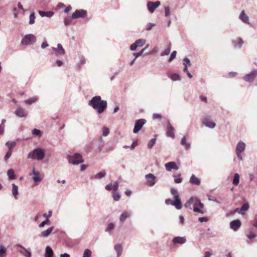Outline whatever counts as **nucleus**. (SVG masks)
I'll return each instance as SVG.
<instances>
[{
	"instance_id": "nucleus-1",
	"label": "nucleus",
	"mask_w": 257,
	"mask_h": 257,
	"mask_svg": "<svg viewBox=\"0 0 257 257\" xmlns=\"http://www.w3.org/2000/svg\"><path fill=\"white\" fill-rule=\"evenodd\" d=\"M88 105L96 110L98 114L103 112L107 108V101L102 100L100 96H95L88 101Z\"/></svg>"
},
{
	"instance_id": "nucleus-2",
	"label": "nucleus",
	"mask_w": 257,
	"mask_h": 257,
	"mask_svg": "<svg viewBox=\"0 0 257 257\" xmlns=\"http://www.w3.org/2000/svg\"><path fill=\"white\" fill-rule=\"evenodd\" d=\"M45 156V151L42 148H37L30 152L28 155V158L41 161Z\"/></svg>"
},
{
	"instance_id": "nucleus-3",
	"label": "nucleus",
	"mask_w": 257,
	"mask_h": 257,
	"mask_svg": "<svg viewBox=\"0 0 257 257\" xmlns=\"http://www.w3.org/2000/svg\"><path fill=\"white\" fill-rule=\"evenodd\" d=\"M104 143V141L101 137L95 139L91 143V147L92 148H97L99 152H102Z\"/></svg>"
},
{
	"instance_id": "nucleus-4",
	"label": "nucleus",
	"mask_w": 257,
	"mask_h": 257,
	"mask_svg": "<svg viewBox=\"0 0 257 257\" xmlns=\"http://www.w3.org/2000/svg\"><path fill=\"white\" fill-rule=\"evenodd\" d=\"M246 147L245 144L242 142L239 141L236 145L235 147V153L237 158L239 161L242 160V157L241 153L244 152Z\"/></svg>"
},
{
	"instance_id": "nucleus-5",
	"label": "nucleus",
	"mask_w": 257,
	"mask_h": 257,
	"mask_svg": "<svg viewBox=\"0 0 257 257\" xmlns=\"http://www.w3.org/2000/svg\"><path fill=\"white\" fill-rule=\"evenodd\" d=\"M68 162L73 165H78L83 162V160L80 154L76 153L72 156H68Z\"/></svg>"
},
{
	"instance_id": "nucleus-6",
	"label": "nucleus",
	"mask_w": 257,
	"mask_h": 257,
	"mask_svg": "<svg viewBox=\"0 0 257 257\" xmlns=\"http://www.w3.org/2000/svg\"><path fill=\"white\" fill-rule=\"evenodd\" d=\"M36 41V37L33 34H28L24 36L21 41L23 45H31Z\"/></svg>"
},
{
	"instance_id": "nucleus-7",
	"label": "nucleus",
	"mask_w": 257,
	"mask_h": 257,
	"mask_svg": "<svg viewBox=\"0 0 257 257\" xmlns=\"http://www.w3.org/2000/svg\"><path fill=\"white\" fill-rule=\"evenodd\" d=\"M257 76V69L252 70L249 73L246 74L243 77V79L247 82L251 83Z\"/></svg>"
},
{
	"instance_id": "nucleus-8",
	"label": "nucleus",
	"mask_w": 257,
	"mask_h": 257,
	"mask_svg": "<svg viewBox=\"0 0 257 257\" xmlns=\"http://www.w3.org/2000/svg\"><path fill=\"white\" fill-rule=\"evenodd\" d=\"M193 205V211L194 212H198L202 214H203L204 213V212L199 208V207L200 208H203L204 207V204L202 202H201L200 200L199 199L197 198H194Z\"/></svg>"
},
{
	"instance_id": "nucleus-9",
	"label": "nucleus",
	"mask_w": 257,
	"mask_h": 257,
	"mask_svg": "<svg viewBox=\"0 0 257 257\" xmlns=\"http://www.w3.org/2000/svg\"><path fill=\"white\" fill-rule=\"evenodd\" d=\"M146 123V120L143 118L136 120L135 123V126L133 130V133L137 134L143 127V125Z\"/></svg>"
},
{
	"instance_id": "nucleus-10",
	"label": "nucleus",
	"mask_w": 257,
	"mask_h": 257,
	"mask_svg": "<svg viewBox=\"0 0 257 257\" xmlns=\"http://www.w3.org/2000/svg\"><path fill=\"white\" fill-rule=\"evenodd\" d=\"M87 12L84 10H77L72 14L71 18L73 19H76L80 18H84Z\"/></svg>"
},
{
	"instance_id": "nucleus-11",
	"label": "nucleus",
	"mask_w": 257,
	"mask_h": 257,
	"mask_svg": "<svg viewBox=\"0 0 257 257\" xmlns=\"http://www.w3.org/2000/svg\"><path fill=\"white\" fill-rule=\"evenodd\" d=\"M202 123L210 128H213L216 126V123L213 122L209 116H205L203 118Z\"/></svg>"
},
{
	"instance_id": "nucleus-12",
	"label": "nucleus",
	"mask_w": 257,
	"mask_h": 257,
	"mask_svg": "<svg viewBox=\"0 0 257 257\" xmlns=\"http://www.w3.org/2000/svg\"><path fill=\"white\" fill-rule=\"evenodd\" d=\"M145 178L147 182V184L150 187H152L155 185L156 182L155 181L156 176L151 173L146 175Z\"/></svg>"
},
{
	"instance_id": "nucleus-13",
	"label": "nucleus",
	"mask_w": 257,
	"mask_h": 257,
	"mask_svg": "<svg viewBox=\"0 0 257 257\" xmlns=\"http://www.w3.org/2000/svg\"><path fill=\"white\" fill-rule=\"evenodd\" d=\"M161 3L159 1H156L155 2H148L147 3V7L149 11L153 13L155 9L157 8L160 5Z\"/></svg>"
},
{
	"instance_id": "nucleus-14",
	"label": "nucleus",
	"mask_w": 257,
	"mask_h": 257,
	"mask_svg": "<svg viewBox=\"0 0 257 257\" xmlns=\"http://www.w3.org/2000/svg\"><path fill=\"white\" fill-rule=\"evenodd\" d=\"M166 135L167 137L172 138H174L175 137L174 128L173 127L169 120L167 121Z\"/></svg>"
},
{
	"instance_id": "nucleus-15",
	"label": "nucleus",
	"mask_w": 257,
	"mask_h": 257,
	"mask_svg": "<svg viewBox=\"0 0 257 257\" xmlns=\"http://www.w3.org/2000/svg\"><path fill=\"white\" fill-rule=\"evenodd\" d=\"M241 221L239 219L233 220L229 223L230 228L235 231L239 229L241 226Z\"/></svg>"
},
{
	"instance_id": "nucleus-16",
	"label": "nucleus",
	"mask_w": 257,
	"mask_h": 257,
	"mask_svg": "<svg viewBox=\"0 0 257 257\" xmlns=\"http://www.w3.org/2000/svg\"><path fill=\"white\" fill-rule=\"evenodd\" d=\"M165 167L168 171H171L172 169L175 170H178L179 169L178 166L174 162H170L165 164Z\"/></svg>"
},
{
	"instance_id": "nucleus-17",
	"label": "nucleus",
	"mask_w": 257,
	"mask_h": 257,
	"mask_svg": "<svg viewBox=\"0 0 257 257\" xmlns=\"http://www.w3.org/2000/svg\"><path fill=\"white\" fill-rule=\"evenodd\" d=\"M186 242V238L185 236L181 237L177 236L174 237L172 240V242L174 244L176 245L177 244H183Z\"/></svg>"
},
{
	"instance_id": "nucleus-18",
	"label": "nucleus",
	"mask_w": 257,
	"mask_h": 257,
	"mask_svg": "<svg viewBox=\"0 0 257 257\" xmlns=\"http://www.w3.org/2000/svg\"><path fill=\"white\" fill-rule=\"evenodd\" d=\"M52 50L56 52L57 56L65 54V50L63 48L62 45L60 44H58L57 45V48L53 47Z\"/></svg>"
},
{
	"instance_id": "nucleus-19",
	"label": "nucleus",
	"mask_w": 257,
	"mask_h": 257,
	"mask_svg": "<svg viewBox=\"0 0 257 257\" xmlns=\"http://www.w3.org/2000/svg\"><path fill=\"white\" fill-rule=\"evenodd\" d=\"M174 201H173V205L177 209H181L182 208V204L181 202V199L179 196L174 197Z\"/></svg>"
},
{
	"instance_id": "nucleus-20",
	"label": "nucleus",
	"mask_w": 257,
	"mask_h": 257,
	"mask_svg": "<svg viewBox=\"0 0 257 257\" xmlns=\"http://www.w3.org/2000/svg\"><path fill=\"white\" fill-rule=\"evenodd\" d=\"M118 183L117 181L114 182L112 184L111 183H109L107 185L105 186V189L107 191H111L114 190L116 191L118 189Z\"/></svg>"
},
{
	"instance_id": "nucleus-21",
	"label": "nucleus",
	"mask_w": 257,
	"mask_h": 257,
	"mask_svg": "<svg viewBox=\"0 0 257 257\" xmlns=\"http://www.w3.org/2000/svg\"><path fill=\"white\" fill-rule=\"evenodd\" d=\"M15 113L17 116L20 117H26L27 115V112L22 107L18 108L15 111Z\"/></svg>"
},
{
	"instance_id": "nucleus-22",
	"label": "nucleus",
	"mask_w": 257,
	"mask_h": 257,
	"mask_svg": "<svg viewBox=\"0 0 257 257\" xmlns=\"http://www.w3.org/2000/svg\"><path fill=\"white\" fill-rule=\"evenodd\" d=\"M239 19L243 23L249 24V18L245 13L244 10L242 11L239 16Z\"/></svg>"
},
{
	"instance_id": "nucleus-23",
	"label": "nucleus",
	"mask_w": 257,
	"mask_h": 257,
	"mask_svg": "<svg viewBox=\"0 0 257 257\" xmlns=\"http://www.w3.org/2000/svg\"><path fill=\"white\" fill-rule=\"evenodd\" d=\"M114 249L116 252V257H119L122 252V246L120 243H117L114 246Z\"/></svg>"
},
{
	"instance_id": "nucleus-24",
	"label": "nucleus",
	"mask_w": 257,
	"mask_h": 257,
	"mask_svg": "<svg viewBox=\"0 0 257 257\" xmlns=\"http://www.w3.org/2000/svg\"><path fill=\"white\" fill-rule=\"evenodd\" d=\"M54 227L51 226L47 229L44 230L41 232L40 236L43 237H47L53 230Z\"/></svg>"
},
{
	"instance_id": "nucleus-25",
	"label": "nucleus",
	"mask_w": 257,
	"mask_h": 257,
	"mask_svg": "<svg viewBox=\"0 0 257 257\" xmlns=\"http://www.w3.org/2000/svg\"><path fill=\"white\" fill-rule=\"evenodd\" d=\"M190 183L193 185H199L200 184V180L197 178L195 175H192L190 179Z\"/></svg>"
},
{
	"instance_id": "nucleus-26",
	"label": "nucleus",
	"mask_w": 257,
	"mask_h": 257,
	"mask_svg": "<svg viewBox=\"0 0 257 257\" xmlns=\"http://www.w3.org/2000/svg\"><path fill=\"white\" fill-rule=\"evenodd\" d=\"M39 14L42 17H46L48 18L52 17L54 14V12L52 11L45 12L42 11H39Z\"/></svg>"
},
{
	"instance_id": "nucleus-27",
	"label": "nucleus",
	"mask_w": 257,
	"mask_h": 257,
	"mask_svg": "<svg viewBox=\"0 0 257 257\" xmlns=\"http://www.w3.org/2000/svg\"><path fill=\"white\" fill-rule=\"evenodd\" d=\"M181 144L184 146L186 150H189L191 148V143L186 141L185 136H184L181 140Z\"/></svg>"
},
{
	"instance_id": "nucleus-28",
	"label": "nucleus",
	"mask_w": 257,
	"mask_h": 257,
	"mask_svg": "<svg viewBox=\"0 0 257 257\" xmlns=\"http://www.w3.org/2000/svg\"><path fill=\"white\" fill-rule=\"evenodd\" d=\"M20 247L21 248L20 252L22 254H23L25 257H31L32 254L30 250L21 245H20Z\"/></svg>"
},
{
	"instance_id": "nucleus-29",
	"label": "nucleus",
	"mask_w": 257,
	"mask_h": 257,
	"mask_svg": "<svg viewBox=\"0 0 257 257\" xmlns=\"http://www.w3.org/2000/svg\"><path fill=\"white\" fill-rule=\"evenodd\" d=\"M39 98L38 96H34L31 97L25 101V102L29 105H31L33 103H36L38 101Z\"/></svg>"
},
{
	"instance_id": "nucleus-30",
	"label": "nucleus",
	"mask_w": 257,
	"mask_h": 257,
	"mask_svg": "<svg viewBox=\"0 0 257 257\" xmlns=\"http://www.w3.org/2000/svg\"><path fill=\"white\" fill-rule=\"evenodd\" d=\"M130 216V213L127 211L123 212L119 217V221L123 223Z\"/></svg>"
},
{
	"instance_id": "nucleus-31",
	"label": "nucleus",
	"mask_w": 257,
	"mask_h": 257,
	"mask_svg": "<svg viewBox=\"0 0 257 257\" xmlns=\"http://www.w3.org/2000/svg\"><path fill=\"white\" fill-rule=\"evenodd\" d=\"M53 251L51 247L47 246L45 249V257H53Z\"/></svg>"
},
{
	"instance_id": "nucleus-32",
	"label": "nucleus",
	"mask_w": 257,
	"mask_h": 257,
	"mask_svg": "<svg viewBox=\"0 0 257 257\" xmlns=\"http://www.w3.org/2000/svg\"><path fill=\"white\" fill-rule=\"evenodd\" d=\"M7 175L10 180H15L16 178L14 171L12 169H10L8 171Z\"/></svg>"
},
{
	"instance_id": "nucleus-33",
	"label": "nucleus",
	"mask_w": 257,
	"mask_h": 257,
	"mask_svg": "<svg viewBox=\"0 0 257 257\" xmlns=\"http://www.w3.org/2000/svg\"><path fill=\"white\" fill-rule=\"evenodd\" d=\"M246 236L248 237V238L251 240L257 236V233L253 231L252 229H251L248 231V233L246 234Z\"/></svg>"
},
{
	"instance_id": "nucleus-34",
	"label": "nucleus",
	"mask_w": 257,
	"mask_h": 257,
	"mask_svg": "<svg viewBox=\"0 0 257 257\" xmlns=\"http://www.w3.org/2000/svg\"><path fill=\"white\" fill-rule=\"evenodd\" d=\"M239 175L238 173H235L232 180V184L235 186L238 185L239 182Z\"/></svg>"
},
{
	"instance_id": "nucleus-35",
	"label": "nucleus",
	"mask_w": 257,
	"mask_h": 257,
	"mask_svg": "<svg viewBox=\"0 0 257 257\" xmlns=\"http://www.w3.org/2000/svg\"><path fill=\"white\" fill-rule=\"evenodd\" d=\"M168 76L173 81H177L180 79L179 75L177 73L169 74H168Z\"/></svg>"
},
{
	"instance_id": "nucleus-36",
	"label": "nucleus",
	"mask_w": 257,
	"mask_h": 257,
	"mask_svg": "<svg viewBox=\"0 0 257 257\" xmlns=\"http://www.w3.org/2000/svg\"><path fill=\"white\" fill-rule=\"evenodd\" d=\"M194 197H191L184 204L186 208L191 209V205L194 203Z\"/></svg>"
},
{
	"instance_id": "nucleus-37",
	"label": "nucleus",
	"mask_w": 257,
	"mask_h": 257,
	"mask_svg": "<svg viewBox=\"0 0 257 257\" xmlns=\"http://www.w3.org/2000/svg\"><path fill=\"white\" fill-rule=\"evenodd\" d=\"M12 194L14 196L15 198L17 199V196L18 194V187L15 184H12Z\"/></svg>"
},
{
	"instance_id": "nucleus-38",
	"label": "nucleus",
	"mask_w": 257,
	"mask_h": 257,
	"mask_svg": "<svg viewBox=\"0 0 257 257\" xmlns=\"http://www.w3.org/2000/svg\"><path fill=\"white\" fill-rule=\"evenodd\" d=\"M32 134L34 136L40 138L42 135V132L37 128H34L32 131Z\"/></svg>"
},
{
	"instance_id": "nucleus-39",
	"label": "nucleus",
	"mask_w": 257,
	"mask_h": 257,
	"mask_svg": "<svg viewBox=\"0 0 257 257\" xmlns=\"http://www.w3.org/2000/svg\"><path fill=\"white\" fill-rule=\"evenodd\" d=\"M106 175V173L104 171H101L96 174L93 176V178L95 179H100L104 177Z\"/></svg>"
},
{
	"instance_id": "nucleus-40",
	"label": "nucleus",
	"mask_w": 257,
	"mask_h": 257,
	"mask_svg": "<svg viewBox=\"0 0 257 257\" xmlns=\"http://www.w3.org/2000/svg\"><path fill=\"white\" fill-rule=\"evenodd\" d=\"M16 143L14 141H9L6 143V146L8 147L9 150H12L16 146Z\"/></svg>"
},
{
	"instance_id": "nucleus-41",
	"label": "nucleus",
	"mask_w": 257,
	"mask_h": 257,
	"mask_svg": "<svg viewBox=\"0 0 257 257\" xmlns=\"http://www.w3.org/2000/svg\"><path fill=\"white\" fill-rule=\"evenodd\" d=\"M114 228V224L111 222L109 223L106 228H105V231L109 233V234H111V231Z\"/></svg>"
},
{
	"instance_id": "nucleus-42",
	"label": "nucleus",
	"mask_w": 257,
	"mask_h": 257,
	"mask_svg": "<svg viewBox=\"0 0 257 257\" xmlns=\"http://www.w3.org/2000/svg\"><path fill=\"white\" fill-rule=\"evenodd\" d=\"M146 40L145 39H138L136 42L135 43L137 45V47H142L146 43Z\"/></svg>"
},
{
	"instance_id": "nucleus-43",
	"label": "nucleus",
	"mask_w": 257,
	"mask_h": 257,
	"mask_svg": "<svg viewBox=\"0 0 257 257\" xmlns=\"http://www.w3.org/2000/svg\"><path fill=\"white\" fill-rule=\"evenodd\" d=\"M249 207V205L248 202L244 203L241 206L240 209V211H245L248 210Z\"/></svg>"
},
{
	"instance_id": "nucleus-44",
	"label": "nucleus",
	"mask_w": 257,
	"mask_h": 257,
	"mask_svg": "<svg viewBox=\"0 0 257 257\" xmlns=\"http://www.w3.org/2000/svg\"><path fill=\"white\" fill-rule=\"evenodd\" d=\"M35 13L34 12L32 13L29 17V23L30 25L33 24L35 23Z\"/></svg>"
},
{
	"instance_id": "nucleus-45",
	"label": "nucleus",
	"mask_w": 257,
	"mask_h": 257,
	"mask_svg": "<svg viewBox=\"0 0 257 257\" xmlns=\"http://www.w3.org/2000/svg\"><path fill=\"white\" fill-rule=\"evenodd\" d=\"M174 181L176 183H181L182 182V179L181 178V174H179L177 175H175Z\"/></svg>"
},
{
	"instance_id": "nucleus-46",
	"label": "nucleus",
	"mask_w": 257,
	"mask_h": 257,
	"mask_svg": "<svg viewBox=\"0 0 257 257\" xmlns=\"http://www.w3.org/2000/svg\"><path fill=\"white\" fill-rule=\"evenodd\" d=\"M91 251L89 249H85L84 251L83 257H91Z\"/></svg>"
},
{
	"instance_id": "nucleus-47",
	"label": "nucleus",
	"mask_w": 257,
	"mask_h": 257,
	"mask_svg": "<svg viewBox=\"0 0 257 257\" xmlns=\"http://www.w3.org/2000/svg\"><path fill=\"white\" fill-rule=\"evenodd\" d=\"M156 141V138L152 139L148 144V148L149 149H151L152 148H153L154 145L155 144Z\"/></svg>"
},
{
	"instance_id": "nucleus-48",
	"label": "nucleus",
	"mask_w": 257,
	"mask_h": 257,
	"mask_svg": "<svg viewBox=\"0 0 257 257\" xmlns=\"http://www.w3.org/2000/svg\"><path fill=\"white\" fill-rule=\"evenodd\" d=\"M112 197L114 200L116 201H118L120 198V195L118 192H113Z\"/></svg>"
},
{
	"instance_id": "nucleus-49",
	"label": "nucleus",
	"mask_w": 257,
	"mask_h": 257,
	"mask_svg": "<svg viewBox=\"0 0 257 257\" xmlns=\"http://www.w3.org/2000/svg\"><path fill=\"white\" fill-rule=\"evenodd\" d=\"M109 134V130L108 127L104 126L102 128V135L106 137Z\"/></svg>"
},
{
	"instance_id": "nucleus-50",
	"label": "nucleus",
	"mask_w": 257,
	"mask_h": 257,
	"mask_svg": "<svg viewBox=\"0 0 257 257\" xmlns=\"http://www.w3.org/2000/svg\"><path fill=\"white\" fill-rule=\"evenodd\" d=\"M183 65L185 67H189L191 66V62L187 58H185L183 60Z\"/></svg>"
},
{
	"instance_id": "nucleus-51",
	"label": "nucleus",
	"mask_w": 257,
	"mask_h": 257,
	"mask_svg": "<svg viewBox=\"0 0 257 257\" xmlns=\"http://www.w3.org/2000/svg\"><path fill=\"white\" fill-rule=\"evenodd\" d=\"M6 252V248L3 245H0V257H3Z\"/></svg>"
},
{
	"instance_id": "nucleus-52",
	"label": "nucleus",
	"mask_w": 257,
	"mask_h": 257,
	"mask_svg": "<svg viewBox=\"0 0 257 257\" xmlns=\"http://www.w3.org/2000/svg\"><path fill=\"white\" fill-rule=\"evenodd\" d=\"M50 224L49 220L47 218V219H46L45 220L42 221L39 225V227L40 228L43 227L46 224L49 225Z\"/></svg>"
},
{
	"instance_id": "nucleus-53",
	"label": "nucleus",
	"mask_w": 257,
	"mask_h": 257,
	"mask_svg": "<svg viewBox=\"0 0 257 257\" xmlns=\"http://www.w3.org/2000/svg\"><path fill=\"white\" fill-rule=\"evenodd\" d=\"M72 19V18H70V17H67V18H65V19L64 20V23L65 25V26L69 25L71 23Z\"/></svg>"
},
{
	"instance_id": "nucleus-54",
	"label": "nucleus",
	"mask_w": 257,
	"mask_h": 257,
	"mask_svg": "<svg viewBox=\"0 0 257 257\" xmlns=\"http://www.w3.org/2000/svg\"><path fill=\"white\" fill-rule=\"evenodd\" d=\"M171 51V48L170 47H169L167 49H166L163 52H162L161 54V55L162 56L168 55L169 54Z\"/></svg>"
},
{
	"instance_id": "nucleus-55",
	"label": "nucleus",
	"mask_w": 257,
	"mask_h": 257,
	"mask_svg": "<svg viewBox=\"0 0 257 257\" xmlns=\"http://www.w3.org/2000/svg\"><path fill=\"white\" fill-rule=\"evenodd\" d=\"M146 48L143 49L141 51H140L139 52L135 53L134 54V56H135V59L137 58L138 57L141 56L145 51Z\"/></svg>"
},
{
	"instance_id": "nucleus-56",
	"label": "nucleus",
	"mask_w": 257,
	"mask_h": 257,
	"mask_svg": "<svg viewBox=\"0 0 257 257\" xmlns=\"http://www.w3.org/2000/svg\"><path fill=\"white\" fill-rule=\"evenodd\" d=\"M114 147L113 146H107L103 149L102 152L105 153L110 151H112Z\"/></svg>"
},
{
	"instance_id": "nucleus-57",
	"label": "nucleus",
	"mask_w": 257,
	"mask_h": 257,
	"mask_svg": "<svg viewBox=\"0 0 257 257\" xmlns=\"http://www.w3.org/2000/svg\"><path fill=\"white\" fill-rule=\"evenodd\" d=\"M176 54L177 52L176 51H174L172 52L171 56L169 59V61L170 62L172 61L176 57Z\"/></svg>"
},
{
	"instance_id": "nucleus-58",
	"label": "nucleus",
	"mask_w": 257,
	"mask_h": 257,
	"mask_svg": "<svg viewBox=\"0 0 257 257\" xmlns=\"http://www.w3.org/2000/svg\"><path fill=\"white\" fill-rule=\"evenodd\" d=\"M12 151H11V150H9L7 152V153H6L5 156V161L8 160L10 158V157L12 155Z\"/></svg>"
},
{
	"instance_id": "nucleus-59",
	"label": "nucleus",
	"mask_w": 257,
	"mask_h": 257,
	"mask_svg": "<svg viewBox=\"0 0 257 257\" xmlns=\"http://www.w3.org/2000/svg\"><path fill=\"white\" fill-rule=\"evenodd\" d=\"M33 179L34 181L36 182H40L42 180V178L40 176V175L34 176L33 177Z\"/></svg>"
},
{
	"instance_id": "nucleus-60",
	"label": "nucleus",
	"mask_w": 257,
	"mask_h": 257,
	"mask_svg": "<svg viewBox=\"0 0 257 257\" xmlns=\"http://www.w3.org/2000/svg\"><path fill=\"white\" fill-rule=\"evenodd\" d=\"M170 15V10L168 7H165V15L168 17Z\"/></svg>"
},
{
	"instance_id": "nucleus-61",
	"label": "nucleus",
	"mask_w": 257,
	"mask_h": 257,
	"mask_svg": "<svg viewBox=\"0 0 257 257\" xmlns=\"http://www.w3.org/2000/svg\"><path fill=\"white\" fill-rule=\"evenodd\" d=\"M155 25V24L154 23H149L148 26L146 28V30L147 31H150Z\"/></svg>"
},
{
	"instance_id": "nucleus-62",
	"label": "nucleus",
	"mask_w": 257,
	"mask_h": 257,
	"mask_svg": "<svg viewBox=\"0 0 257 257\" xmlns=\"http://www.w3.org/2000/svg\"><path fill=\"white\" fill-rule=\"evenodd\" d=\"M171 193L172 195H174V197L176 196H179L178 194V192L177 189H176L172 188L171 190Z\"/></svg>"
},
{
	"instance_id": "nucleus-63",
	"label": "nucleus",
	"mask_w": 257,
	"mask_h": 257,
	"mask_svg": "<svg viewBox=\"0 0 257 257\" xmlns=\"http://www.w3.org/2000/svg\"><path fill=\"white\" fill-rule=\"evenodd\" d=\"M52 212L51 211H49L48 212V214L45 213L43 214V216L46 218V219H47V218L49 219V218L50 217L52 216Z\"/></svg>"
},
{
	"instance_id": "nucleus-64",
	"label": "nucleus",
	"mask_w": 257,
	"mask_h": 257,
	"mask_svg": "<svg viewBox=\"0 0 257 257\" xmlns=\"http://www.w3.org/2000/svg\"><path fill=\"white\" fill-rule=\"evenodd\" d=\"M198 220L200 222H206L208 221V218L206 217H199L198 218Z\"/></svg>"
}]
</instances>
